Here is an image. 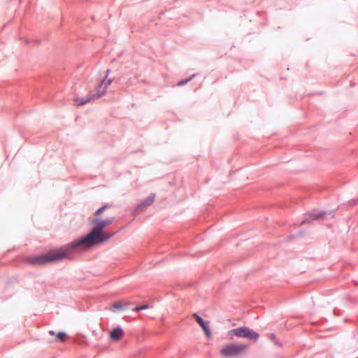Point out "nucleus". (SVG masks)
<instances>
[{
	"label": "nucleus",
	"mask_w": 358,
	"mask_h": 358,
	"mask_svg": "<svg viewBox=\"0 0 358 358\" xmlns=\"http://www.w3.org/2000/svg\"><path fill=\"white\" fill-rule=\"evenodd\" d=\"M96 225L87 236L73 242L69 245L52 250L50 252L38 256L29 257L27 262L33 266H42L60 261L69 256L72 249L79 248L87 250L99 245L109 238V236L103 231V228L109 224V222L94 221Z\"/></svg>",
	"instance_id": "1"
},
{
	"label": "nucleus",
	"mask_w": 358,
	"mask_h": 358,
	"mask_svg": "<svg viewBox=\"0 0 358 358\" xmlns=\"http://www.w3.org/2000/svg\"><path fill=\"white\" fill-rule=\"evenodd\" d=\"M248 348L247 344L229 343L220 350V354L225 358L240 357Z\"/></svg>",
	"instance_id": "2"
},
{
	"label": "nucleus",
	"mask_w": 358,
	"mask_h": 358,
	"mask_svg": "<svg viewBox=\"0 0 358 358\" xmlns=\"http://www.w3.org/2000/svg\"><path fill=\"white\" fill-rule=\"evenodd\" d=\"M228 336L230 337L236 336L238 338H248L253 341H257L259 338V334L257 332L245 326L229 331Z\"/></svg>",
	"instance_id": "3"
},
{
	"label": "nucleus",
	"mask_w": 358,
	"mask_h": 358,
	"mask_svg": "<svg viewBox=\"0 0 358 358\" xmlns=\"http://www.w3.org/2000/svg\"><path fill=\"white\" fill-rule=\"evenodd\" d=\"M334 212H325V211H319L317 210H314L312 212L309 213L306 215V217L301 222V224L310 223L315 220L319 219H325L326 216H330L331 217H334Z\"/></svg>",
	"instance_id": "4"
},
{
	"label": "nucleus",
	"mask_w": 358,
	"mask_h": 358,
	"mask_svg": "<svg viewBox=\"0 0 358 358\" xmlns=\"http://www.w3.org/2000/svg\"><path fill=\"white\" fill-rule=\"evenodd\" d=\"M107 72H108L107 75L101 80V82L97 87L96 95H95V99H98V98L101 97V96H103L106 93L108 87L110 86V85L112 82V78L109 77L110 71L108 70Z\"/></svg>",
	"instance_id": "5"
},
{
	"label": "nucleus",
	"mask_w": 358,
	"mask_h": 358,
	"mask_svg": "<svg viewBox=\"0 0 358 358\" xmlns=\"http://www.w3.org/2000/svg\"><path fill=\"white\" fill-rule=\"evenodd\" d=\"M193 318L195 320V321L199 324V325L202 329L205 336L207 338H210L212 336L211 330L208 326V323L206 322L197 313H194L192 315Z\"/></svg>",
	"instance_id": "6"
},
{
	"label": "nucleus",
	"mask_w": 358,
	"mask_h": 358,
	"mask_svg": "<svg viewBox=\"0 0 358 358\" xmlns=\"http://www.w3.org/2000/svg\"><path fill=\"white\" fill-rule=\"evenodd\" d=\"M155 197V194H151L145 199L142 201L135 208L134 213H139L143 210L148 206H150L154 201Z\"/></svg>",
	"instance_id": "7"
},
{
	"label": "nucleus",
	"mask_w": 358,
	"mask_h": 358,
	"mask_svg": "<svg viewBox=\"0 0 358 358\" xmlns=\"http://www.w3.org/2000/svg\"><path fill=\"white\" fill-rule=\"evenodd\" d=\"M130 303L125 301L113 302V312L121 311L129 308Z\"/></svg>",
	"instance_id": "8"
},
{
	"label": "nucleus",
	"mask_w": 358,
	"mask_h": 358,
	"mask_svg": "<svg viewBox=\"0 0 358 358\" xmlns=\"http://www.w3.org/2000/svg\"><path fill=\"white\" fill-rule=\"evenodd\" d=\"M124 335V331L120 327H113V342L121 340Z\"/></svg>",
	"instance_id": "9"
},
{
	"label": "nucleus",
	"mask_w": 358,
	"mask_h": 358,
	"mask_svg": "<svg viewBox=\"0 0 358 358\" xmlns=\"http://www.w3.org/2000/svg\"><path fill=\"white\" fill-rule=\"evenodd\" d=\"M95 99V95H89L85 98H78L75 100L77 106H83L92 100Z\"/></svg>",
	"instance_id": "10"
},
{
	"label": "nucleus",
	"mask_w": 358,
	"mask_h": 358,
	"mask_svg": "<svg viewBox=\"0 0 358 358\" xmlns=\"http://www.w3.org/2000/svg\"><path fill=\"white\" fill-rule=\"evenodd\" d=\"M49 334L52 336H55V340L57 341L64 342L66 340V334L64 332H58L55 333L54 331L50 330Z\"/></svg>",
	"instance_id": "11"
},
{
	"label": "nucleus",
	"mask_w": 358,
	"mask_h": 358,
	"mask_svg": "<svg viewBox=\"0 0 358 358\" xmlns=\"http://www.w3.org/2000/svg\"><path fill=\"white\" fill-rule=\"evenodd\" d=\"M196 76V74H192L191 76H189L188 78L187 79H183L182 80H180V82H178V83L177 84L178 86H183L185 85H186L187 83H188L189 81H191L195 76Z\"/></svg>",
	"instance_id": "12"
},
{
	"label": "nucleus",
	"mask_w": 358,
	"mask_h": 358,
	"mask_svg": "<svg viewBox=\"0 0 358 358\" xmlns=\"http://www.w3.org/2000/svg\"><path fill=\"white\" fill-rule=\"evenodd\" d=\"M269 340L274 343L276 346H281V343L277 340L276 336L273 334L268 335Z\"/></svg>",
	"instance_id": "13"
},
{
	"label": "nucleus",
	"mask_w": 358,
	"mask_h": 358,
	"mask_svg": "<svg viewBox=\"0 0 358 358\" xmlns=\"http://www.w3.org/2000/svg\"><path fill=\"white\" fill-rule=\"evenodd\" d=\"M149 308L148 305H140L133 308L134 311L138 312L141 310H145Z\"/></svg>",
	"instance_id": "14"
},
{
	"label": "nucleus",
	"mask_w": 358,
	"mask_h": 358,
	"mask_svg": "<svg viewBox=\"0 0 358 358\" xmlns=\"http://www.w3.org/2000/svg\"><path fill=\"white\" fill-rule=\"evenodd\" d=\"M350 205L354 206L358 203V200L352 199L349 201Z\"/></svg>",
	"instance_id": "15"
},
{
	"label": "nucleus",
	"mask_w": 358,
	"mask_h": 358,
	"mask_svg": "<svg viewBox=\"0 0 358 358\" xmlns=\"http://www.w3.org/2000/svg\"><path fill=\"white\" fill-rule=\"evenodd\" d=\"M104 208H105L104 207H103V208H100L99 209H98V210H96V215H99L101 212H102V211L103 210V209H104Z\"/></svg>",
	"instance_id": "16"
},
{
	"label": "nucleus",
	"mask_w": 358,
	"mask_h": 358,
	"mask_svg": "<svg viewBox=\"0 0 358 358\" xmlns=\"http://www.w3.org/2000/svg\"><path fill=\"white\" fill-rule=\"evenodd\" d=\"M109 334H110V336L112 337V331H110Z\"/></svg>",
	"instance_id": "17"
}]
</instances>
